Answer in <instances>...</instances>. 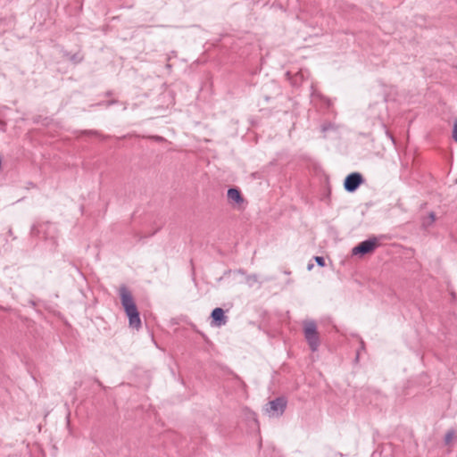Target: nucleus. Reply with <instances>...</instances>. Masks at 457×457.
Segmentation results:
<instances>
[{"instance_id":"3","label":"nucleus","mask_w":457,"mask_h":457,"mask_svg":"<svg viewBox=\"0 0 457 457\" xmlns=\"http://www.w3.org/2000/svg\"><path fill=\"white\" fill-rule=\"evenodd\" d=\"M287 403L285 397H278L267 403L265 411L270 417H279L284 413Z\"/></svg>"},{"instance_id":"8","label":"nucleus","mask_w":457,"mask_h":457,"mask_svg":"<svg viewBox=\"0 0 457 457\" xmlns=\"http://www.w3.org/2000/svg\"><path fill=\"white\" fill-rule=\"evenodd\" d=\"M435 220H436V214H435V212H431L428 216L423 217L421 219V227L424 229H427L434 224Z\"/></svg>"},{"instance_id":"11","label":"nucleus","mask_w":457,"mask_h":457,"mask_svg":"<svg viewBox=\"0 0 457 457\" xmlns=\"http://www.w3.org/2000/svg\"><path fill=\"white\" fill-rule=\"evenodd\" d=\"M453 138L455 142H457V120L454 122L453 129Z\"/></svg>"},{"instance_id":"2","label":"nucleus","mask_w":457,"mask_h":457,"mask_svg":"<svg viewBox=\"0 0 457 457\" xmlns=\"http://www.w3.org/2000/svg\"><path fill=\"white\" fill-rule=\"evenodd\" d=\"M303 334L311 350L316 352L320 346V340L315 321L309 320L303 323Z\"/></svg>"},{"instance_id":"4","label":"nucleus","mask_w":457,"mask_h":457,"mask_svg":"<svg viewBox=\"0 0 457 457\" xmlns=\"http://www.w3.org/2000/svg\"><path fill=\"white\" fill-rule=\"evenodd\" d=\"M377 245H378V242H377L376 238L368 239V240L362 241L361 243L357 245L355 247H353L352 250V253L353 255H357V254L363 255L366 253H370L375 250Z\"/></svg>"},{"instance_id":"13","label":"nucleus","mask_w":457,"mask_h":457,"mask_svg":"<svg viewBox=\"0 0 457 457\" xmlns=\"http://www.w3.org/2000/svg\"><path fill=\"white\" fill-rule=\"evenodd\" d=\"M86 133L90 134V135H96L97 134V132L95 131V130L86 131Z\"/></svg>"},{"instance_id":"5","label":"nucleus","mask_w":457,"mask_h":457,"mask_svg":"<svg viewBox=\"0 0 457 457\" xmlns=\"http://www.w3.org/2000/svg\"><path fill=\"white\" fill-rule=\"evenodd\" d=\"M362 182H363V178H362L361 174H360L358 172H353V173L349 174L345 178V182H344V187L347 192L352 193V192H354Z\"/></svg>"},{"instance_id":"1","label":"nucleus","mask_w":457,"mask_h":457,"mask_svg":"<svg viewBox=\"0 0 457 457\" xmlns=\"http://www.w3.org/2000/svg\"><path fill=\"white\" fill-rule=\"evenodd\" d=\"M120 296L121 304L129 317V327L138 329L141 327V320L131 293L122 286L120 288Z\"/></svg>"},{"instance_id":"9","label":"nucleus","mask_w":457,"mask_h":457,"mask_svg":"<svg viewBox=\"0 0 457 457\" xmlns=\"http://www.w3.org/2000/svg\"><path fill=\"white\" fill-rule=\"evenodd\" d=\"M315 261L317 262V264L320 267H324L325 266V260L323 257L321 256H316L315 257Z\"/></svg>"},{"instance_id":"6","label":"nucleus","mask_w":457,"mask_h":457,"mask_svg":"<svg viewBox=\"0 0 457 457\" xmlns=\"http://www.w3.org/2000/svg\"><path fill=\"white\" fill-rule=\"evenodd\" d=\"M212 324L216 327L223 326L227 323L228 318L225 315L223 309L217 307L211 314Z\"/></svg>"},{"instance_id":"15","label":"nucleus","mask_w":457,"mask_h":457,"mask_svg":"<svg viewBox=\"0 0 457 457\" xmlns=\"http://www.w3.org/2000/svg\"><path fill=\"white\" fill-rule=\"evenodd\" d=\"M312 267H313V264H309V265H308V270H312Z\"/></svg>"},{"instance_id":"12","label":"nucleus","mask_w":457,"mask_h":457,"mask_svg":"<svg viewBox=\"0 0 457 457\" xmlns=\"http://www.w3.org/2000/svg\"><path fill=\"white\" fill-rule=\"evenodd\" d=\"M5 123L0 120V129L4 130Z\"/></svg>"},{"instance_id":"7","label":"nucleus","mask_w":457,"mask_h":457,"mask_svg":"<svg viewBox=\"0 0 457 457\" xmlns=\"http://www.w3.org/2000/svg\"><path fill=\"white\" fill-rule=\"evenodd\" d=\"M228 198L229 201L234 202L236 204H242L244 202V198L241 195V193L237 188H229L227 193Z\"/></svg>"},{"instance_id":"10","label":"nucleus","mask_w":457,"mask_h":457,"mask_svg":"<svg viewBox=\"0 0 457 457\" xmlns=\"http://www.w3.org/2000/svg\"><path fill=\"white\" fill-rule=\"evenodd\" d=\"M453 436V431H448L446 433L445 437V440L446 444L451 442Z\"/></svg>"},{"instance_id":"14","label":"nucleus","mask_w":457,"mask_h":457,"mask_svg":"<svg viewBox=\"0 0 457 457\" xmlns=\"http://www.w3.org/2000/svg\"><path fill=\"white\" fill-rule=\"evenodd\" d=\"M154 138L157 141H162L163 138L162 137H159V136H156V137H154Z\"/></svg>"}]
</instances>
